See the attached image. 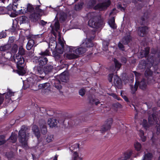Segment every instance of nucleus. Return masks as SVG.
<instances>
[{
    "instance_id": "nucleus-1",
    "label": "nucleus",
    "mask_w": 160,
    "mask_h": 160,
    "mask_svg": "<svg viewBox=\"0 0 160 160\" xmlns=\"http://www.w3.org/2000/svg\"><path fill=\"white\" fill-rule=\"evenodd\" d=\"M152 54H154V56L151 55L147 59V61L145 62L144 60H141L140 62L139 66L142 68H147L145 75L147 78L148 82L149 83H153L155 80L153 79L152 77V72L149 69L151 68L153 64L154 63L155 65L157 64L159 62L160 60V48L157 51H156L154 49L152 50Z\"/></svg>"
},
{
    "instance_id": "nucleus-2",
    "label": "nucleus",
    "mask_w": 160,
    "mask_h": 160,
    "mask_svg": "<svg viewBox=\"0 0 160 160\" xmlns=\"http://www.w3.org/2000/svg\"><path fill=\"white\" fill-rule=\"evenodd\" d=\"M30 129L25 126H22L18 133V140L23 148L27 149L28 148V140L30 134Z\"/></svg>"
},
{
    "instance_id": "nucleus-3",
    "label": "nucleus",
    "mask_w": 160,
    "mask_h": 160,
    "mask_svg": "<svg viewBox=\"0 0 160 160\" xmlns=\"http://www.w3.org/2000/svg\"><path fill=\"white\" fill-rule=\"evenodd\" d=\"M91 18L88 22V25L93 28H97L100 27L102 23V20L99 15H98L95 12H92L88 15Z\"/></svg>"
},
{
    "instance_id": "nucleus-4",
    "label": "nucleus",
    "mask_w": 160,
    "mask_h": 160,
    "mask_svg": "<svg viewBox=\"0 0 160 160\" xmlns=\"http://www.w3.org/2000/svg\"><path fill=\"white\" fill-rule=\"evenodd\" d=\"M26 9H27L28 12H29L31 13L30 16V18L33 19L34 21L38 20V16L40 12H42V11L41 9H39L38 7H36V9L38 12L37 13H35L34 12V9L33 6L31 4H28L27 5Z\"/></svg>"
},
{
    "instance_id": "nucleus-5",
    "label": "nucleus",
    "mask_w": 160,
    "mask_h": 160,
    "mask_svg": "<svg viewBox=\"0 0 160 160\" xmlns=\"http://www.w3.org/2000/svg\"><path fill=\"white\" fill-rule=\"evenodd\" d=\"M67 52L64 54V57L68 59H72L78 57L76 47L69 46L67 48Z\"/></svg>"
},
{
    "instance_id": "nucleus-6",
    "label": "nucleus",
    "mask_w": 160,
    "mask_h": 160,
    "mask_svg": "<svg viewBox=\"0 0 160 160\" xmlns=\"http://www.w3.org/2000/svg\"><path fill=\"white\" fill-rule=\"evenodd\" d=\"M148 122L149 124L151 125H155L157 124L156 125L157 129V133L158 134V133L160 132V122L159 124L158 123V118L156 116V114L155 113H153L152 115H150L148 117Z\"/></svg>"
},
{
    "instance_id": "nucleus-7",
    "label": "nucleus",
    "mask_w": 160,
    "mask_h": 160,
    "mask_svg": "<svg viewBox=\"0 0 160 160\" xmlns=\"http://www.w3.org/2000/svg\"><path fill=\"white\" fill-rule=\"evenodd\" d=\"M110 2L108 0L106 2L103 3H99L95 6L94 8L95 10H98L99 11L105 10L110 5Z\"/></svg>"
},
{
    "instance_id": "nucleus-8",
    "label": "nucleus",
    "mask_w": 160,
    "mask_h": 160,
    "mask_svg": "<svg viewBox=\"0 0 160 160\" xmlns=\"http://www.w3.org/2000/svg\"><path fill=\"white\" fill-rule=\"evenodd\" d=\"M14 60L17 64L18 68L21 67V66L24 63V59L22 56L19 54H16L14 57Z\"/></svg>"
},
{
    "instance_id": "nucleus-9",
    "label": "nucleus",
    "mask_w": 160,
    "mask_h": 160,
    "mask_svg": "<svg viewBox=\"0 0 160 160\" xmlns=\"http://www.w3.org/2000/svg\"><path fill=\"white\" fill-rule=\"evenodd\" d=\"M112 120L110 119L105 122V124L101 126L100 131L101 133H103L110 129L112 124Z\"/></svg>"
},
{
    "instance_id": "nucleus-10",
    "label": "nucleus",
    "mask_w": 160,
    "mask_h": 160,
    "mask_svg": "<svg viewBox=\"0 0 160 160\" xmlns=\"http://www.w3.org/2000/svg\"><path fill=\"white\" fill-rule=\"evenodd\" d=\"M37 58L38 65L43 67V65L47 63L48 61V59L44 56L37 57Z\"/></svg>"
},
{
    "instance_id": "nucleus-11",
    "label": "nucleus",
    "mask_w": 160,
    "mask_h": 160,
    "mask_svg": "<svg viewBox=\"0 0 160 160\" xmlns=\"http://www.w3.org/2000/svg\"><path fill=\"white\" fill-rule=\"evenodd\" d=\"M114 83L118 88H122V81L117 75H115L114 77Z\"/></svg>"
},
{
    "instance_id": "nucleus-12",
    "label": "nucleus",
    "mask_w": 160,
    "mask_h": 160,
    "mask_svg": "<svg viewBox=\"0 0 160 160\" xmlns=\"http://www.w3.org/2000/svg\"><path fill=\"white\" fill-rule=\"evenodd\" d=\"M43 67L39 65L35 66L33 68V72L36 74L39 75L42 74L44 72Z\"/></svg>"
},
{
    "instance_id": "nucleus-13",
    "label": "nucleus",
    "mask_w": 160,
    "mask_h": 160,
    "mask_svg": "<svg viewBox=\"0 0 160 160\" xmlns=\"http://www.w3.org/2000/svg\"><path fill=\"white\" fill-rule=\"evenodd\" d=\"M148 28L147 27H141L138 28V33L139 36L143 37L147 32Z\"/></svg>"
},
{
    "instance_id": "nucleus-14",
    "label": "nucleus",
    "mask_w": 160,
    "mask_h": 160,
    "mask_svg": "<svg viewBox=\"0 0 160 160\" xmlns=\"http://www.w3.org/2000/svg\"><path fill=\"white\" fill-rule=\"evenodd\" d=\"M149 48L147 47L144 49V50H141L138 55L139 58H142L144 57H146L149 53Z\"/></svg>"
},
{
    "instance_id": "nucleus-15",
    "label": "nucleus",
    "mask_w": 160,
    "mask_h": 160,
    "mask_svg": "<svg viewBox=\"0 0 160 160\" xmlns=\"http://www.w3.org/2000/svg\"><path fill=\"white\" fill-rule=\"evenodd\" d=\"M82 46L85 47V48H90L92 47L93 44L91 40L88 38H86L84 42H83L82 44Z\"/></svg>"
},
{
    "instance_id": "nucleus-16",
    "label": "nucleus",
    "mask_w": 160,
    "mask_h": 160,
    "mask_svg": "<svg viewBox=\"0 0 160 160\" xmlns=\"http://www.w3.org/2000/svg\"><path fill=\"white\" fill-rule=\"evenodd\" d=\"M58 122H59V121H58ZM48 123L50 127L52 128L57 125V121L56 119L50 118L48 120Z\"/></svg>"
},
{
    "instance_id": "nucleus-17",
    "label": "nucleus",
    "mask_w": 160,
    "mask_h": 160,
    "mask_svg": "<svg viewBox=\"0 0 160 160\" xmlns=\"http://www.w3.org/2000/svg\"><path fill=\"white\" fill-rule=\"evenodd\" d=\"M32 129L35 135L38 138L40 136V132L38 127L35 125L32 126Z\"/></svg>"
},
{
    "instance_id": "nucleus-18",
    "label": "nucleus",
    "mask_w": 160,
    "mask_h": 160,
    "mask_svg": "<svg viewBox=\"0 0 160 160\" xmlns=\"http://www.w3.org/2000/svg\"><path fill=\"white\" fill-rule=\"evenodd\" d=\"M83 46H82L78 48H76V51L78 54V56H79V55L85 53L86 50L87 49L85 47H83Z\"/></svg>"
},
{
    "instance_id": "nucleus-19",
    "label": "nucleus",
    "mask_w": 160,
    "mask_h": 160,
    "mask_svg": "<svg viewBox=\"0 0 160 160\" xmlns=\"http://www.w3.org/2000/svg\"><path fill=\"white\" fill-rule=\"evenodd\" d=\"M41 132L43 134L46 133L47 129L46 127V123L44 121H42V123L40 125Z\"/></svg>"
},
{
    "instance_id": "nucleus-20",
    "label": "nucleus",
    "mask_w": 160,
    "mask_h": 160,
    "mask_svg": "<svg viewBox=\"0 0 160 160\" xmlns=\"http://www.w3.org/2000/svg\"><path fill=\"white\" fill-rule=\"evenodd\" d=\"M50 84L49 83L40 84L38 85L39 89H44L45 90H49L50 89Z\"/></svg>"
},
{
    "instance_id": "nucleus-21",
    "label": "nucleus",
    "mask_w": 160,
    "mask_h": 160,
    "mask_svg": "<svg viewBox=\"0 0 160 160\" xmlns=\"http://www.w3.org/2000/svg\"><path fill=\"white\" fill-rule=\"evenodd\" d=\"M132 154V151H130L128 152H125L121 158V160H126L129 158Z\"/></svg>"
},
{
    "instance_id": "nucleus-22",
    "label": "nucleus",
    "mask_w": 160,
    "mask_h": 160,
    "mask_svg": "<svg viewBox=\"0 0 160 160\" xmlns=\"http://www.w3.org/2000/svg\"><path fill=\"white\" fill-rule=\"evenodd\" d=\"M34 44V41L33 39H29L26 45V48L28 50H30Z\"/></svg>"
},
{
    "instance_id": "nucleus-23",
    "label": "nucleus",
    "mask_w": 160,
    "mask_h": 160,
    "mask_svg": "<svg viewBox=\"0 0 160 160\" xmlns=\"http://www.w3.org/2000/svg\"><path fill=\"white\" fill-rule=\"evenodd\" d=\"M131 41V37L129 34L126 36L124 37L122 40L121 42L124 44H128Z\"/></svg>"
},
{
    "instance_id": "nucleus-24",
    "label": "nucleus",
    "mask_w": 160,
    "mask_h": 160,
    "mask_svg": "<svg viewBox=\"0 0 160 160\" xmlns=\"http://www.w3.org/2000/svg\"><path fill=\"white\" fill-rule=\"evenodd\" d=\"M147 85V83L144 79H142L139 83V88L143 90L146 89Z\"/></svg>"
},
{
    "instance_id": "nucleus-25",
    "label": "nucleus",
    "mask_w": 160,
    "mask_h": 160,
    "mask_svg": "<svg viewBox=\"0 0 160 160\" xmlns=\"http://www.w3.org/2000/svg\"><path fill=\"white\" fill-rule=\"evenodd\" d=\"M108 23L110 27L113 29H115L116 28V26L115 23V19L114 17H113L109 20Z\"/></svg>"
},
{
    "instance_id": "nucleus-26",
    "label": "nucleus",
    "mask_w": 160,
    "mask_h": 160,
    "mask_svg": "<svg viewBox=\"0 0 160 160\" xmlns=\"http://www.w3.org/2000/svg\"><path fill=\"white\" fill-rule=\"evenodd\" d=\"M14 92H12L11 90L9 89H8L7 92L5 95L6 99H10L12 96H14Z\"/></svg>"
},
{
    "instance_id": "nucleus-27",
    "label": "nucleus",
    "mask_w": 160,
    "mask_h": 160,
    "mask_svg": "<svg viewBox=\"0 0 160 160\" xmlns=\"http://www.w3.org/2000/svg\"><path fill=\"white\" fill-rule=\"evenodd\" d=\"M152 158V154L149 152L144 154L142 160H151Z\"/></svg>"
},
{
    "instance_id": "nucleus-28",
    "label": "nucleus",
    "mask_w": 160,
    "mask_h": 160,
    "mask_svg": "<svg viewBox=\"0 0 160 160\" xmlns=\"http://www.w3.org/2000/svg\"><path fill=\"white\" fill-rule=\"evenodd\" d=\"M51 27L52 29H54V28L55 30L56 31H58L60 28V24L58 21V20L55 21L54 26H52L51 25Z\"/></svg>"
},
{
    "instance_id": "nucleus-29",
    "label": "nucleus",
    "mask_w": 160,
    "mask_h": 160,
    "mask_svg": "<svg viewBox=\"0 0 160 160\" xmlns=\"http://www.w3.org/2000/svg\"><path fill=\"white\" fill-rule=\"evenodd\" d=\"M60 80L62 82H66L68 80V76L65 75L64 72L62 73L60 76Z\"/></svg>"
},
{
    "instance_id": "nucleus-30",
    "label": "nucleus",
    "mask_w": 160,
    "mask_h": 160,
    "mask_svg": "<svg viewBox=\"0 0 160 160\" xmlns=\"http://www.w3.org/2000/svg\"><path fill=\"white\" fill-rule=\"evenodd\" d=\"M138 133L141 140L143 142H145L146 140V137L144 136V133L143 131L140 129L138 131Z\"/></svg>"
},
{
    "instance_id": "nucleus-31",
    "label": "nucleus",
    "mask_w": 160,
    "mask_h": 160,
    "mask_svg": "<svg viewBox=\"0 0 160 160\" xmlns=\"http://www.w3.org/2000/svg\"><path fill=\"white\" fill-rule=\"evenodd\" d=\"M17 135L15 134H12L11 135L9 139L12 143H14L17 141Z\"/></svg>"
},
{
    "instance_id": "nucleus-32",
    "label": "nucleus",
    "mask_w": 160,
    "mask_h": 160,
    "mask_svg": "<svg viewBox=\"0 0 160 160\" xmlns=\"http://www.w3.org/2000/svg\"><path fill=\"white\" fill-rule=\"evenodd\" d=\"M55 48H57V52L56 53L59 54H62V53L64 50V48L61 47H59V48H58V45H57L56 42H55Z\"/></svg>"
},
{
    "instance_id": "nucleus-33",
    "label": "nucleus",
    "mask_w": 160,
    "mask_h": 160,
    "mask_svg": "<svg viewBox=\"0 0 160 160\" xmlns=\"http://www.w3.org/2000/svg\"><path fill=\"white\" fill-rule=\"evenodd\" d=\"M28 80L29 82V85L31 86L36 84L37 82V80L33 79L31 77L28 78Z\"/></svg>"
},
{
    "instance_id": "nucleus-34",
    "label": "nucleus",
    "mask_w": 160,
    "mask_h": 160,
    "mask_svg": "<svg viewBox=\"0 0 160 160\" xmlns=\"http://www.w3.org/2000/svg\"><path fill=\"white\" fill-rule=\"evenodd\" d=\"M134 146L135 149L137 151H139L142 148L141 144L138 142H136L134 144Z\"/></svg>"
},
{
    "instance_id": "nucleus-35",
    "label": "nucleus",
    "mask_w": 160,
    "mask_h": 160,
    "mask_svg": "<svg viewBox=\"0 0 160 160\" xmlns=\"http://www.w3.org/2000/svg\"><path fill=\"white\" fill-rule=\"evenodd\" d=\"M67 18L66 14L63 12H61L60 13L59 20L60 21H64Z\"/></svg>"
},
{
    "instance_id": "nucleus-36",
    "label": "nucleus",
    "mask_w": 160,
    "mask_h": 160,
    "mask_svg": "<svg viewBox=\"0 0 160 160\" xmlns=\"http://www.w3.org/2000/svg\"><path fill=\"white\" fill-rule=\"evenodd\" d=\"M53 68V66L51 65L47 66L44 67V72L45 73H48L51 71Z\"/></svg>"
},
{
    "instance_id": "nucleus-37",
    "label": "nucleus",
    "mask_w": 160,
    "mask_h": 160,
    "mask_svg": "<svg viewBox=\"0 0 160 160\" xmlns=\"http://www.w3.org/2000/svg\"><path fill=\"white\" fill-rule=\"evenodd\" d=\"M73 160H82V158L79 156L78 153L75 152L73 155Z\"/></svg>"
},
{
    "instance_id": "nucleus-38",
    "label": "nucleus",
    "mask_w": 160,
    "mask_h": 160,
    "mask_svg": "<svg viewBox=\"0 0 160 160\" xmlns=\"http://www.w3.org/2000/svg\"><path fill=\"white\" fill-rule=\"evenodd\" d=\"M10 48V46L9 45H5L4 46H1L0 50L1 51H4L9 49Z\"/></svg>"
},
{
    "instance_id": "nucleus-39",
    "label": "nucleus",
    "mask_w": 160,
    "mask_h": 160,
    "mask_svg": "<svg viewBox=\"0 0 160 160\" xmlns=\"http://www.w3.org/2000/svg\"><path fill=\"white\" fill-rule=\"evenodd\" d=\"M113 62L114 63L116 68L119 69L121 66V64L116 58L113 59Z\"/></svg>"
},
{
    "instance_id": "nucleus-40",
    "label": "nucleus",
    "mask_w": 160,
    "mask_h": 160,
    "mask_svg": "<svg viewBox=\"0 0 160 160\" xmlns=\"http://www.w3.org/2000/svg\"><path fill=\"white\" fill-rule=\"evenodd\" d=\"M54 86L58 90H60L62 88V86L60 85V81L58 80L55 81V82L54 83Z\"/></svg>"
},
{
    "instance_id": "nucleus-41",
    "label": "nucleus",
    "mask_w": 160,
    "mask_h": 160,
    "mask_svg": "<svg viewBox=\"0 0 160 160\" xmlns=\"http://www.w3.org/2000/svg\"><path fill=\"white\" fill-rule=\"evenodd\" d=\"M50 52L49 50L46 49L45 51L44 52H41L39 53V55L42 56H49Z\"/></svg>"
},
{
    "instance_id": "nucleus-42",
    "label": "nucleus",
    "mask_w": 160,
    "mask_h": 160,
    "mask_svg": "<svg viewBox=\"0 0 160 160\" xmlns=\"http://www.w3.org/2000/svg\"><path fill=\"white\" fill-rule=\"evenodd\" d=\"M25 54V50L21 46L19 47L18 53L17 54L21 55L22 56Z\"/></svg>"
},
{
    "instance_id": "nucleus-43",
    "label": "nucleus",
    "mask_w": 160,
    "mask_h": 160,
    "mask_svg": "<svg viewBox=\"0 0 160 160\" xmlns=\"http://www.w3.org/2000/svg\"><path fill=\"white\" fill-rule=\"evenodd\" d=\"M142 124L143 127L146 129H147L149 127V125L148 123L147 120L143 119V120L142 122Z\"/></svg>"
},
{
    "instance_id": "nucleus-44",
    "label": "nucleus",
    "mask_w": 160,
    "mask_h": 160,
    "mask_svg": "<svg viewBox=\"0 0 160 160\" xmlns=\"http://www.w3.org/2000/svg\"><path fill=\"white\" fill-rule=\"evenodd\" d=\"M79 143H75L73 145H71L69 148L71 150H73L74 149L79 148Z\"/></svg>"
},
{
    "instance_id": "nucleus-45",
    "label": "nucleus",
    "mask_w": 160,
    "mask_h": 160,
    "mask_svg": "<svg viewBox=\"0 0 160 160\" xmlns=\"http://www.w3.org/2000/svg\"><path fill=\"white\" fill-rule=\"evenodd\" d=\"M83 5V3L81 2L76 5L74 7V9L77 11L81 9Z\"/></svg>"
},
{
    "instance_id": "nucleus-46",
    "label": "nucleus",
    "mask_w": 160,
    "mask_h": 160,
    "mask_svg": "<svg viewBox=\"0 0 160 160\" xmlns=\"http://www.w3.org/2000/svg\"><path fill=\"white\" fill-rule=\"evenodd\" d=\"M18 5V4H16L13 3L12 5V6L11 5H9L8 7V8H11V6H12V8H10L9 10H11V9H12L14 11H15L16 10V9L17 8V6Z\"/></svg>"
},
{
    "instance_id": "nucleus-47",
    "label": "nucleus",
    "mask_w": 160,
    "mask_h": 160,
    "mask_svg": "<svg viewBox=\"0 0 160 160\" xmlns=\"http://www.w3.org/2000/svg\"><path fill=\"white\" fill-rule=\"evenodd\" d=\"M53 136L52 135H48L46 138V141L48 142H50L53 140Z\"/></svg>"
},
{
    "instance_id": "nucleus-48",
    "label": "nucleus",
    "mask_w": 160,
    "mask_h": 160,
    "mask_svg": "<svg viewBox=\"0 0 160 160\" xmlns=\"http://www.w3.org/2000/svg\"><path fill=\"white\" fill-rule=\"evenodd\" d=\"M60 54L57 53H56L55 54L54 57L56 61L60 60V61H62L61 55Z\"/></svg>"
},
{
    "instance_id": "nucleus-49",
    "label": "nucleus",
    "mask_w": 160,
    "mask_h": 160,
    "mask_svg": "<svg viewBox=\"0 0 160 160\" xmlns=\"http://www.w3.org/2000/svg\"><path fill=\"white\" fill-rule=\"evenodd\" d=\"M85 92V89L83 88H82L79 90L78 93L79 95L83 96L84 95Z\"/></svg>"
},
{
    "instance_id": "nucleus-50",
    "label": "nucleus",
    "mask_w": 160,
    "mask_h": 160,
    "mask_svg": "<svg viewBox=\"0 0 160 160\" xmlns=\"http://www.w3.org/2000/svg\"><path fill=\"white\" fill-rule=\"evenodd\" d=\"M138 87V84H136V83H135L134 86V87L132 86L131 88V89L132 91V93H134L136 91Z\"/></svg>"
},
{
    "instance_id": "nucleus-51",
    "label": "nucleus",
    "mask_w": 160,
    "mask_h": 160,
    "mask_svg": "<svg viewBox=\"0 0 160 160\" xmlns=\"http://www.w3.org/2000/svg\"><path fill=\"white\" fill-rule=\"evenodd\" d=\"M27 12V9H26V8L19 10L18 12L19 14H25Z\"/></svg>"
},
{
    "instance_id": "nucleus-52",
    "label": "nucleus",
    "mask_w": 160,
    "mask_h": 160,
    "mask_svg": "<svg viewBox=\"0 0 160 160\" xmlns=\"http://www.w3.org/2000/svg\"><path fill=\"white\" fill-rule=\"evenodd\" d=\"M7 36V33L4 31L0 32V39L5 38Z\"/></svg>"
},
{
    "instance_id": "nucleus-53",
    "label": "nucleus",
    "mask_w": 160,
    "mask_h": 160,
    "mask_svg": "<svg viewBox=\"0 0 160 160\" xmlns=\"http://www.w3.org/2000/svg\"><path fill=\"white\" fill-rule=\"evenodd\" d=\"M57 45H58V46H60L59 47H61L64 48V42L63 41H62L60 39H59L58 44H57Z\"/></svg>"
},
{
    "instance_id": "nucleus-54",
    "label": "nucleus",
    "mask_w": 160,
    "mask_h": 160,
    "mask_svg": "<svg viewBox=\"0 0 160 160\" xmlns=\"http://www.w3.org/2000/svg\"><path fill=\"white\" fill-rule=\"evenodd\" d=\"M90 102L92 104H93L94 102L96 105H97L98 104L100 103L99 101H96V100L94 99H92L90 100Z\"/></svg>"
},
{
    "instance_id": "nucleus-55",
    "label": "nucleus",
    "mask_w": 160,
    "mask_h": 160,
    "mask_svg": "<svg viewBox=\"0 0 160 160\" xmlns=\"http://www.w3.org/2000/svg\"><path fill=\"white\" fill-rule=\"evenodd\" d=\"M6 8L3 7H0V14H4L5 13L4 10Z\"/></svg>"
},
{
    "instance_id": "nucleus-56",
    "label": "nucleus",
    "mask_w": 160,
    "mask_h": 160,
    "mask_svg": "<svg viewBox=\"0 0 160 160\" xmlns=\"http://www.w3.org/2000/svg\"><path fill=\"white\" fill-rule=\"evenodd\" d=\"M118 46L119 48L122 50L123 51L124 50V47L123 46L120 42L118 44Z\"/></svg>"
},
{
    "instance_id": "nucleus-57",
    "label": "nucleus",
    "mask_w": 160,
    "mask_h": 160,
    "mask_svg": "<svg viewBox=\"0 0 160 160\" xmlns=\"http://www.w3.org/2000/svg\"><path fill=\"white\" fill-rule=\"evenodd\" d=\"M113 76V74H110L108 75V80L109 82H110L112 81Z\"/></svg>"
},
{
    "instance_id": "nucleus-58",
    "label": "nucleus",
    "mask_w": 160,
    "mask_h": 160,
    "mask_svg": "<svg viewBox=\"0 0 160 160\" xmlns=\"http://www.w3.org/2000/svg\"><path fill=\"white\" fill-rule=\"evenodd\" d=\"M4 100V98L2 95L0 94V106L2 104Z\"/></svg>"
},
{
    "instance_id": "nucleus-59",
    "label": "nucleus",
    "mask_w": 160,
    "mask_h": 160,
    "mask_svg": "<svg viewBox=\"0 0 160 160\" xmlns=\"http://www.w3.org/2000/svg\"><path fill=\"white\" fill-rule=\"evenodd\" d=\"M40 23L41 25L44 26L47 23V22L43 20H41L40 21Z\"/></svg>"
},
{
    "instance_id": "nucleus-60",
    "label": "nucleus",
    "mask_w": 160,
    "mask_h": 160,
    "mask_svg": "<svg viewBox=\"0 0 160 160\" xmlns=\"http://www.w3.org/2000/svg\"><path fill=\"white\" fill-rule=\"evenodd\" d=\"M14 41V38L12 37H10L9 38L8 41L10 43H12Z\"/></svg>"
},
{
    "instance_id": "nucleus-61",
    "label": "nucleus",
    "mask_w": 160,
    "mask_h": 160,
    "mask_svg": "<svg viewBox=\"0 0 160 160\" xmlns=\"http://www.w3.org/2000/svg\"><path fill=\"white\" fill-rule=\"evenodd\" d=\"M121 61L122 62L125 63L127 62V59L125 58L122 57L121 58Z\"/></svg>"
},
{
    "instance_id": "nucleus-62",
    "label": "nucleus",
    "mask_w": 160,
    "mask_h": 160,
    "mask_svg": "<svg viewBox=\"0 0 160 160\" xmlns=\"http://www.w3.org/2000/svg\"><path fill=\"white\" fill-rule=\"evenodd\" d=\"M6 142L5 140H0V146L4 144Z\"/></svg>"
},
{
    "instance_id": "nucleus-63",
    "label": "nucleus",
    "mask_w": 160,
    "mask_h": 160,
    "mask_svg": "<svg viewBox=\"0 0 160 160\" xmlns=\"http://www.w3.org/2000/svg\"><path fill=\"white\" fill-rule=\"evenodd\" d=\"M5 136L3 135H0V140H5Z\"/></svg>"
},
{
    "instance_id": "nucleus-64",
    "label": "nucleus",
    "mask_w": 160,
    "mask_h": 160,
    "mask_svg": "<svg viewBox=\"0 0 160 160\" xmlns=\"http://www.w3.org/2000/svg\"><path fill=\"white\" fill-rule=\"evenodd\" d=\"M13 3L17 4L19 2V0H13Z\"/></svg>"
}]
</instances>
